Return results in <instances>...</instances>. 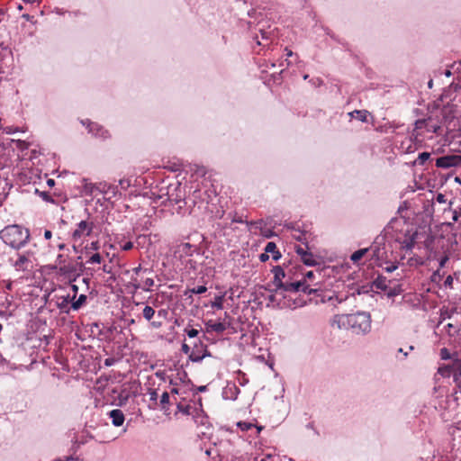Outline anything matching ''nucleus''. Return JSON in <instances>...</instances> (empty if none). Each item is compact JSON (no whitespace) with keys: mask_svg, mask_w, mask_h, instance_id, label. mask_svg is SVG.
Returning <instances> with one entry per match:
<instances>
[{"mask_svg":"<svg viewBox=\"0 0 461 461\" xmlns=\"http://www.w3.org/2000/svg\"><path fill=\"white\" fill-rule=\"evenodd\" d=\"M371 315L367 312H357L350 314L336 315L332 325L339 329L351 330L357 335H366L371 330Z\"/></svg>","mask_w":461,"mask_h":461,"instance_id":"1","label":"nucleus"},{"mask_svg":"<svg viewBox=\"0 0 461 461\" xmlns=\"http://www.w3.org/2000/svg\"><path fill=\"white\" fill-rule=\"evenodd\" d=\"M0 236L6 245L20 249L29 241L30 232L20 225H9L0 232Z\"/></svg>","mask_w":461,"mask_h":461,"instance_id":"2","label":"nucleus"},{"mask_svg":"<svg viewBox=\"0 0 461 461\" xmlns=\"http://www.w3.org/2000/svg\"><path fill=\"white\" fill-rule=\"evenodd\" d=\"M265 290L269 292H275L276 294H280L284 299L286 298V293L296 294L298 292H302L305 288V280L301 279L297 281H293L292 276H289L288 279L285 280L282 286H278L274 289H270L267 286H264Z\"/></svg>","mask_w":461,"mask_h":461,"instance_id":"3","label":"nucleus"},{"mask_svg":"<svg viewBox=\"0 0 461 461\" xmlns=\"http://www.w3.org/2000/svg\"><path fill=\"white\" fill-rule=\"evenodd\" d=\"M170 188L171 187L169 186L167 191L168 200L171 203L174 202L176 204H179L178 208L176 209V212L181 213L182 208L186 203L184 198L181 184L177 183V185L174 187L172 193H170Z\"/></svg>","mask_w":461,"mask_h":461,"instance_id":"4","label":"nucleus"},{"mask_svg":"<svg viewBox=\"0 0 461 461\" xmlns=\"http://www.w3.org/2000/svg\"><path fill=\"white\" fill-rule=\"evenodd\" d=\"M81 123L86 125L88 129V131L92 133L95 137L100 138L102 140H106L110 138V133L107 130H105L103 126L99 125L96 122H90L89 120H82Z\"/></svg>","mask_w":461,"mask_h":461,"instance_id":"5","label":"nucleus"},{"mask_svg":"<svg viewBox=\"0 0 461 461\" xmlns=\"http://www.w3.org/2000/svg\"><path fill=\"white\" fill-rule=\"evenodd\" d=\"M461 164V156L446 155L436 159V167L440 168H449Z\"/></svg>","mask_w":461,"mask_h":461,"instance_id":"6","label":"nucleus"},{"mask_svg":"<svg viewBox=\"0 0 461 461\" xmlns=\"http://www.w3.org/2000/svg\"><path fill=\"white\" fill-rule=\"evenodd\" d=\"M59 275L67 278L69 284L74 283L80 276V273L77 272V265L70 264L59 267Z\"/></svg>","mask_w":461,"mask_h":461,"instance_id":"7","label":"nucleus"},{"mask_svg":"<svg viewBox=\"0 0 461 461\" xmlns=\"http://www.w3.org/2000/svg\"><path fill=\"white\" fill-rule=\"evenodd\" d=\"M271 272L274 274L273 285L275 288L278 286H282L285 280L288 279L291 276V270H285L282 266H275L273 267Z\"/></svg>","mask_w":461,"mask_h":461,"instance_id":"8","label":"nucleus"},{"mask_svg":"<svg viewBox=\"0 0 461 461\" xmlns=\"http://www.w3.org/2000/svg\"><path fill=\"white\" fill-rule=\"evenodd\" d=\"M377 240H378V238L375 240V242L368 249H369V250L372 251V258H375L376 261H380L379 263H377V266L383 267L382 261L384 260V256L385 254L384 248V244L382 242H379Z\"/></svg>","mask_w":461,"mask_h":461,"instance_id":"9","label":"nucleus"},{"mask_svg":"<svg viewBox=\"0 0 461 461\" xmlns=\"http://www.w3.org/2000/svg\"><path fill=\"white\" fill-rule=\"evenodd\" d=\"M202 399L199 398L198 402L200 404V407H202L201 403ZM176 408L179 412H182L185 415H191L193 418H196L200 412H203L202 408H196L194 406H192L191 404H184L182 402H176Z\"/></svg>","mask_w":461,"mask_h":461,"instance_id":"10","label":"nucleus"},{"mask_svg":"<svg viewBox=\"0 0 461 461\" xmlns=\"http://www.w3.org/2000/svg\"><path fill=\"white\" fill-rule=\"evenodd\" d=\"M93 222H88L86 221H81L77 224V228L73 231L72 238L74 240L80 239L83 235H90L93 230Z\"/></svg>","mask_w":461,"mask_h":461,"instance_id":"11","label":"nucleus"},{"mask_svg":"<svg viewBox=\"0 0 461 461\" xmlns=\"http://www.w3.org/2000/svg\"><path fill=\"white\" fill-rule=\"evenodd\" d=\"M240 390L235 383L228 382L225 387L222 389V398L225 400L235 401L240 394Z\"/></svg>","mask_w":461,"mask_h":461,"instance_id":"12","label":"nucleus"},{"mask_svg":"<svg viewBox=\"0 0 461 461\" xmlns=\"http://www.w3.org/2000/svg\"><path fill=\"white\" fill-rule=\"evenodd\" d=\"M109 418L112 420V423L115 427H120L123 424L125 417L123 412L120 409H114L108 412Z\"/></svg>","mask_w":461,"mask_h":461,"instance_id":"13","label":"nucleus"},{"mask_svg":"<svg viewBox=\"0 0 461 461\" xmlns=\"http://www.w3.org/2000/svg\"><path fill=\"white\" fill-rule=\"evenodd\" d=\"M207 331L212 330L217 333H222L226 330V325L222 322H213L212 320H209L205 322Z\"/></svg>","mask_w":461,"mask_h":461,"instance_id":"14","label":"nucleus"},{"mask_svg":"<svg viewBox=\"0 0 461 461\" xmlns=\"http://www.w3.org/2000/svg\"><path fill=\"white\" fill-rule=\"evenodd\" d=\"M265 250L267 253H271L272 254V258L273 260L275 261H277L281 258L282 255L280 253V251L277 249V247H276V244L273 241H270V242H267L266 247H265Z\"/></svg>","mask_w":461,"mask_h":461,"instance_id":"15","label":"nucleus"},{"mask_svg":"<svg viewBox=\"0 0 461 461\" xmlns=\"http://www.w3.org/2000/svg\"><path fill=\"white\" fill-rule=\"evenodd\" d=\"M72 302V298H70L69 294L66 296H61L57 302V307L61 311V312L68 313V304Z\"/></svg>","mask_w":461,"mask_h":461,"instance_id":"16","label":"nucleus"},{"mask_svg":"<svg viewBox=\"0 0 461 461\" xmlns=\"http://www.w3.org/2000/svg\"><path fill=\"white\" fill-rule=\"evenodd\" d=\"M203 354L201 355V357H195V353L194 352H191L190 355L188 356V359L192 362H194V363H199L201 362L204 357H211V352L207 349V346L204 345L203 348Z\"/></svg>","mask_w":461,"mask_h":461,"instance_id":"17","label":"nucleus"},{"mask_svg":"<svg viewBox=\"0 0 461 461\" xmlns=\"http://www.w3.org/2000/svg\"><path fill=\"white\" fill-rule=\"evenodd\" d=\"M28 261L29 259L25 254H19L17 260L13 264V266L18 270L24 271L27 269L26 264Z\"/></svg>","mask_w":461,"mask_h":461,"instance_id":"18","label":"nucleus"},{"mask_svg":"<svg viewBox=\"0 0 461 461\" xmlns=\"http://www.w3.org/2000/svg\"><path fill=\"white\" fill-rule=\"evenodd\" d=\"M373 286L382 291H386L388 288L386 277L379 275L372 283Z\"/></svg>","mask_w":461,"mask_h":461,"instance_id":"19","label":"nucleus"},{"mask_svg":"<svg viewBox=\"0 0 461 461\" xmlns=\"http://www.w3.org/2000/svg\"><path fill=\"white\" fill-rule=\"evenodd\" d=\"M160 408L161 410L167 414V411H169V404H170V396L167 392H164L160 397Z\"/></svg>","mask_w":461,"mask_h":461,"instance_id":"20","label":"nucleus"},{"mask_svg":"<svg viewBox=\"0 0 461 461\" xmlns=\"http://www.w3.org/2000/svg\"><path fill=\"white\" fill-rule=\"evenodd\" d=\"M451 368L453 370V378L454 381H459L461 378V359H455Z\"/></svg>","mask_w":461,"mask_h":461,"instance_id":"21","label":"nucleus"},{"mask_svg":"<svg viewBox=\"0 0 461 461\" xmlns=\"http://www.w3.org/2000/svg\"><path fill=\"white\" fill-rule=\"evenodd\" d=\"M86 300L87 296L86 294H80L76 301L72 300L71 308L74 311H78L86 303Z\"/></svg>","mask_w":461,"mask_h":461,"instance_id":"22","label":"nucleus"},{"mask_svg":"<svg viewBox=\"0 0 461 461\" xmlns=\"http://www.w3.org/2000/svg\"><path fill=\"white\" fill-rule=\"evenodd\" d=\"M348 114L363 122H366L367 120V111L366 110H355Z\"/></svg>","mask_w":461,"mask_h":461,"instance_id":"23","label":"nucleus"},{"mask_svg":"<svg viewBox=\"0 0 461 461\" xmlns=\"http://www.w3.org/2000/svg\"><path fill=\"white\" fill-rule=\"evenodd\" d=\"M368 250L369 249H360L355 251L354 253L351 254L350 260L353 263L358 262L367 253Z\"/></svg>","mask_w":461,"mask_h":461,"instance_id":"24","label":"nucleus"},{"mask_svg":"<svg viewBox=\"0 0 461 461\" xmlns=\"http://www.w3.org/2000/svg\"><path fill=\"white\" fill-rule=\"evenodd\" d=\"M384 292L388 298H393V297L400 294L402 292V289L401 285H398L393 287L388 286L387 290Z\"/></svg>","mask_w":461,"mask_h":461,"instance_id":"25","label":"nucleus"},{"mask_svg":"<svg viewBox=\"0 0 461 461\" xmlns=\"http://www.w3.org/2000/svg\"><path fill=\"white\" fill-rule=\"evenodd\" d=\"M417 237V232H414L410 238L403 242L402 247L407 250H411L415 245V239Z\"/></svg>","mask_w":461,"mask_h":461,"instance_id":"26","label":"nucleus"},{"mask_svg":"<svg viewBox=\"0 0 461 461\" xmlns=\"http://www.w3.org/2000/svg\"><path fill=\"white\" fill-rule=\"evenodd\" d=\"M307 255H309V256H305L303 258H301L303 263L308 267L316 266L317 261L315 260L313 254L312 252H309Z\"/></svg>","mask_w":461,"mask_h":461,"instance_id":"27","label":"nucleus"},{"mask_svg":"<svg viewBox=\"0 0 461 461\" xmlns=\"http://www.w3.org/2000/svg\"><path fill=\"white\" fill-rule=\"evenodd\" d=\"M430 158V153L424 151L419 154L417 159L414 161L415 164H418L420 166H422L425 164L427 160H429Z\"/></svg>","mask_w":461,"mask_h":461,"instance_id":"28","label":"nucleus"},{"mask_svg":"<svg viewBox=\"0 0 461 461\" xmlns=\"http://www.w3.org/2000/svg\"><path fill=\"white\" fill-rule=\"evenodd\" d=\"M206 291H207V287L205 285H199L197 287H194V288L185 291V295H186L187 294H202L205 293Z\"/></svg>","mask_w":461,"mask_h":461,"instance_id":"29","label":"nucleus"},{"mask_svg":"<svg viewBox=\"0 0 461 461\" xmlns=\"http://www.w3.org/2000/svg\"><path fill=\"white\" fill-rule=\"evenodd\" d=\"M154 314H155V310L151 306L146 305L144 307V309H143V317L147 321H150L153 318Z\"/></svg>","mask_w":461,"mask_h":461,"instance_id":"30","label":"nucleus"},{"mask_svg":"<svg viewBox=\"0 0 461 461\" xmlns=\"http://www.w3.org/2000/svg\"><path fill=\"white\" fill-rule=\"evenodd\" d=\"M438 373L441 374V375L446 377H450L453 375V370L451 368V366H445L438 368Z\"/></svg>","mask_w":461,"mask_h":461,"instance_id":"31","label":"nucleus"},{"mask_svg":"<svg viewBox=\"0 0 461 461\" xmlns=\"http://www.w3.org/2000/svg\"><path fill=\"white\" fill-rule=\"evenodd\" d=\"M432 122V118L431 117H428L426 119H419L415 122V128L416 129H422L424 126H427L428 125V122Z\"/></svg>","mask_w":461,"mask_h":461,"instance_id":"32","label":"nucleus"},{"mask_svg":"<svg viewBox=\"0 0 461 461\" xmlns=\"http://www.w3.org/2000/svg\"><path fill=\"white\" fill-rule=\"evenodd\" d=\"M212 307L221 310L223 308V297L216 296L214 302L212 303Z\"/></svg>","mask_w":461,"mask_h":461,"instance_id":"33","label":"nucleus"},{"mask_svg":"<svg viewBox=\"0 0 461 461\" xmlns=\"http://www.w3.org/2000/svg\"><path fill=\"white\" fill-rule=\"evenodd\" d=\"M237 426L242 430V431H248L249 429H250L252 427H255L256 425H254L253 423L251 422H247V421H239L237 423Z\"/></svg>","mask_w":461,"mask_h":461,"instance_id":"34","label":"nucleus"},{"mask_svg":"<svg viewBox=\"0 0 461 461\" xmlns=\"http://www.w3.org/2000/svg\"><path fill=\"white\" fill-rule=\"evenodd\" d=\"M298 232H299V235H294V238L297 241H299V242H301V243L304 244V245L306 246V248H307V249H309V247H308V241L306 240V239H305V237H304V235H305V231H303V230H300V231H298Z\"/></svg>","mask_w":461,"mask_h":461,"instance_id":"35","label":"nucleus"},{"mask_svg":"<svg viewBox=\"0 0 461 461\" xmlns=\"http://www.w3.org/2000/svg\"><path fill=\"white\" fill-rule=\"evenodd\" d=\"M385 263L388 265L384 267V271L387 273H393L398 268V263H393L390 261H385Z\"/></svg>","mask_w":461,"mask_h":461,"instance_id":"36","label":"nucleus"},{"mask_svg":"<svg viewBox=\"0 0 461 461\" xmlns=\"http://www.w3.org/2000/svg\"><path fill=\"white\" fill-rule=\"evenodd\" d=\"M102 261V257L99 253H95L92 255L89 259L87 260V263L90 264H100Z\"/></svg>","mask_w":461,"mask_h":461,"instance_id":"37","label":"nucleus"},{"mask_svg":"<svg viewBox=\"0 0 461 461\" xmlns=\"http://www.w3.org/2000/svg\"><path fill=\"white\" fill-rule=\"evenodd\" d=\"M373 285H362L360 287L357 288V294H368L369 291L372 289Z\"/></svg>","mask_w":461,"mask_h":461,"instance_id":"38","label":"nucleus"},{"mask_svg":"<svg viewBox=\"0 0 461 461\" xmlns=\"http://www.w3.org/2000/svg\"><path fill=\"white\" fill-rule=\"evenodd\" d=\"M81 260H82V257L78 256L77 258L76 263L74 264V265H77V272L80 273V275L82 273H84V271L86 269V267H85L84 264L81 262Z\"/></svg>","mask_w":461,"mask_h":461,"instance_id":"39","label":"nucleus"},{"mask_svg":"<svg viewBox=\"0 0 461 461\" xmlns=\"http://www.w3.org/2000/svg\"><path fill=\"white\" fill-rule=\"evenodd\" d=\"M440 357L443 360L450 359L451 356H450V353H449V351H448V349L447 348H442L440 349Z\"/></svg>","mask_w":461,"mask_h":461,"instance_id":"40","label":"nucleus"},{"mask_svg":"<svg viewBox=\"0 0 461 461\" xmlns=\"http://www.w3.org/2000/svg\"><path fill=\"white\" fill-rule=\"evenodd\" d=\"M261 234L263 237H265L267 239H271L276 236V233L272 230H269V229H266V230L261 229Z\"/></svg>","mask_w":461,"mask_h":461,"instance_id":"41","label":"nucleus"},{"mask_svg":"<svg viewBox=\"0 0 461 461\" xmlns=\"http://www.w3.org/2000/svg\"><path fill=\"white\" fill-rule=\"evenodd\" d=\"M185 331L190 339L196 338L199 334V331L195 329H185Z\"/></svg>","mask_w":461,"mask_h":461,"instance_id":"42","label":"nucleus"},{"mask_svg":"<svg viewBox=\"0 0 461 461\" xmlns=\"http://www.w3.org/2000/svg\"><path fill=\"white\" fill-rule=\"evenodd\" d=\"M149 401L153 402L155 404H157V401H158V398L157 391L154 390V389H150L149 393Z\"/></svg>","mask_w":461,"mask_h":461,"instance_id":"43","label":"nucleus"},{"mask_svg":"<svg viewBox=\"0 0 461 461\" xmlns=\"http://www.w3.org/2000/svg\"><path fill=\"white\" fill-rule=\"evenodd\" d=\"M177 375L179 376L181 382L185 383L187 381L188 383H191L190 379H188V375L185 370L179 371Z\"/></svg>","mask_w":461,"mask_h":461,"instance_id":"44","label":"nucleus"},{"mask_svg":"<svg viewBox=\"0 0 461 461\" xmlns=\"http://www.w3.org/2000/svg\"><path fill=\"white\" fill-rule=\"evenodd\" d=\"M318 297H320V299L316 300V302H315L316 303H324L331 301L333 299V296L327 297L326 295L321 294H319Z\"/></svg>","mask_w":461,"mask_h":461,"instance_id":"45","label":"nucleus"},{"mask_svg":"<svg viewBox=\"0 0 461 461\" xmlns=\"http://www.w3.org/2000/svg\"><path fill=\"white\" fill-rule=\"evenodd\" d=\"M302 292H303L304 294H319V290L318 289H312V288H310V286L305 283V288L303 290H302Z\"/></svg>","mask_w":461,"mask_h":461,"instance_id":"46","label":"nucleus"},{"mask_svg":"<svg viewBox=\"0 0 461 461\" xmlns=\"http://www.w3.org/2000/svg\"><path fill=\"white\" fill-rule=\"evenodd\" d=\"M95 189L93 184H86L84 185V190L86 194H93L94 190Z\"/></svg>","mask_w":461,"mask_h":461,"instance_id":"47","label":"nucleus"},{"mask_svg":"<svg viewBox=\"0 0 461 461\" xmlns=\"http://www.w3.org/2000/svg\"><path fill=\"white\" fill-rule=\"evenodd\" d=\"M427 127H428V131H431V132H433V133H437V132L439 131V129H440V126H439V125H438V124H432V123H430V122H428Z\"/></svg>","mask_w":461,"mask_h":461,"instance_id":"48","label":"nucleus"},{"mask_svg":"<svg viewBox=\"0 0 461 461\" xmlns=\"http://www.w3.org/2000/svg\"><path fill=\"white\" fill-rule=\"evenodd\" d=\"M293 307L294 308H296V307H303L304 305H306V301H304L303 299H294L293 301Z\"/></svg>","mask_w":461,"mask_h":461,"instance_id":"49","label":"nucleus"},{"mask_svg":"<svg viewBox=\"0 0 461 461\" xmlns=\"http://www.w3.org/2000/svg\"><path fill=\"white\" fill-rule=\"evenodd\" d=\"M285 227L286 229H289V230H296V231H300V226H298V224L296 222H289V223H285Z\"/></svg>","mask_w":461,"mask_h":461,"instance_id":"50","label":"nucleus"},{"mask_svg":"<svg viewBox=\"0 0 461 461\" xmlns=\"http://www.w3.org/2000/svg\"><path fill=\"white\" fill-rule=\"evenodd\" d=\"M295 251L299 256H301V258H303L305 256H308L307 254L309 253L307 250H305L300 246H296Z\"/></svg>","mask_w":461,"mask_h":461,"instance_id":"51","label":"nucleus"},{"mask_svg":"<svg viewBox=\"0 0 461 461\" xmlns=\"http://www.w3.org/2000/svg\"><path fill=\"white\" fill-rule=\"evenodd\" d=\"M204 346V344L202 342L201 339H199L197 342L194 343L193 346V351L192 352H199L200 348H202Z\"/></svg>","mask_w":461,"mask_h":461,"instance_id":"52","label":"nucleus"},{"mask_svg":"<svg viewBox=\"0 0 461 461\" xmlns=\"http://www.w3.org/2000/svg\"><path fill=\"white\" fill-rule=\"evenodd\" d=\"M145 287H142L143 290L149 291L151 286L154 285V280L152 278H147L144 281Z\"/></svg>","mask_w":461,"mask_h":461,"instance_id":"53","label":"nucleus"},{"mask_svg":"<svg viewBox=\"0 0 461 461\" xmlns=\"http://www.w3.org/2000/svg\"><path fill=\"white\" fill-rule=\"evenodd\" d=\"M459 216H461V205L453 212L452 220L453 221H457Z\"/></svg>","mask_w":461,"mask_h":461,"instance_id":"54","label":"nucleus"},{"mask_svg":"<svg viewBox=\"0 0 461 461\" xmlns=\"http://www.w3.org/2000/svg\"><path fill=\"white\" fill-rule=\"evenodd\" d=\"M36 193H39L40 195L43 198V200L49 202H53V199L50 197V195L47 192H39L38 189L35 190Z\"/></svg>","mask_w":461,"mask_h":461,"instance_id":"55","label":"nucleus"},{"mask_svg":"<svg viewBox=\"0 0 461 461\" xmlns=\"http://www.w3.org/2000/svg\"><path fill=\"white\" fill-rule=\"evenodd\" d=\"M128 394H125V395H122V393L119 395V403L118 405L119 406H123L126 404L127 401H128Z\"/></svg>","mask_w":461,"mask_h":461,"instance_id":"56","label":"nucleus"},{"mask_svg":"<svg viewBox=\"0 0 461 461\" xmlns=\"http://www.w3.org/2000/svg\"><path fill=\"white\" fill-rule=\"evenodd\" d=\"M119 185L122 189H127L131 185V183L130 180L122 178L119 181Z\"/></svg>","mask_w":461,"mask_h":461,"instance_id":"57","label":"nucleus"},{"mask_svg":"<svg viewBox=\"0 0 461 461\" xmlns=\"http://www.w3.org/2000/svg\"><path fill=\"white\" fill-rule=\"evenodd\" d=\"M133 248V243L131 241H126L122 245V249L124 251L131 250Z\"/></svg>","mask_w":461,"mask_h":461,"instance_id":"58","label":"nucleus"},{"mask_svg":"<svg viewBox=\"0 0 461 461\" xmlns=\"http://www.w3.org/2000/svg\"><path fill=\"white\" fill-rule=\"evenodd\" d=\"M436 201L439 203H445L447 202L445 195L441 193L436 195Z\"/></svg>","mask_w":461,"mask_h":461,"instance_id":"59","label":"nucleus"},{"mask_svg":"<svg viewBox=\"0 0 461 461\" xmlns=\"http://www.w3.org/2000/svg\"><path fill=\"white\" fill-rule=\"evenodd\" d=\"M116 359L114 357H108L104 360L105 366H112L115 364Z\"/></svg>","mask_w":461,"mask_h":461,"instance_id":"60","label":"nucleus"},{"mask_svg":"<svg viewBox=\"0 0 461 461\" xmlns=\"http://www.w3.org/2000/svg\"><path fill=\"white\" fill-rule=\"evenodd\" d=\"M56 263L59 264V267L65 265L64 264L65 263V258H64V256L62 254H59L57 256Z\"/></svg>","mask_w":461,"mask_h":461,"instance_id":"61","label":"nucleus"},{"mask_svg":"<svg viewBox=\"0 0 461 461\" xmlns=\"http://www.w3.org/2000/svg\"><path fill=\"white\" fill-rule=\"evenodd\" d=\"M306 429L313 430L314 435L319 436V431L315 429L313 422H309L306 425Z\"/></svg>","mask_w":461,"mask_h":461,"instance_id":"62","label":"nucleus"},{"mask_svg":"<svg viewBox=\"0 0 461 461\" xmlns=\"http://www.w3.org/2000/svg\"><path fill=\"white\" fill-rule=\"evenodd\" d=\"M268 259H269V255H268V253L266 252V250L264 251V253H261L259 255V260L261 262H267Z\"/></svg>","mask_w":461,"mask_h":461,"instance_id":"63","label":"nucleus"},{"mask_svg":"<svg viewBox=\"0 0 461 461\" xmlns=\"http://www.w3.org/2000/svg\"><path fill=\"white\" fill-rule=\"evenodd\" d=\"M448 261V257L447 255L443 256L439 259V267H444L446 263Z\"/></svg>","mask_w":461,"mask_h":461,"instance_id":"64","label":"nucleus"}]
</instances>
